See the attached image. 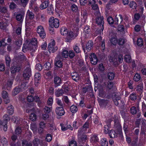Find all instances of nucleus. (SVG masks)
<instances>
[{"mask_svg":"<svg viewBox=\"0 0 146 146\" xmlns=\"http://www.w3.org/2000/svg\"><path fill=\"white\" fill-rule=\"evenodd\" d=\"M95 20L96 23L98 25L102 26L101 29L97 30L96 32L98 33L99 34H101V33L104 29L103 25L104 24V18L101 15L100 12H97L95 13Z\"/></svg>","mask_w":146,"mask_h":146,"instance_id":"1","label":"nucleus"},{"mask_svg":"<svg viewBox=\"0 0 146 146\" xmlns=\"http://www.w3.org/2000/svg\"><path fill=\"white\" fill-rule=\"evenodd\" d=\"M49 24L52 27L58 28L59 26V21L58 19H54L53 17H51L49 20Z\"/></svg>","mask_w":146,"mask_h":146,"instance_id":"2","label":"nucleus"},{"mask_svg":"<svg viewBox=\"0 0 146 146\" xmlns=\"http://www.w3.org/2000/svg\"><path fill=\"white\" fill-rule=\"evenodd\" d=\"M36 31L39 36L42 38L46 37V33L43 26L41 25L38 26L36 28Z\"/></svg>","mask_w":146,"mask_h":146,"instance_id":"3","label":"nucleus"},{"mask_svg":"<svg viewBox=\"0 0 146 146\" xmlns=\"http://www.w3.org/2000/svg\"><path fill=\"white\" fill-rule=\"evenodd\" d=\"M55 43L54 40H52L48 44V48L50 52L54 53L58 49L56 46H55Z\"/></svg>","mask_w":146,"mask_h":146,"instance_id":"4","label":"nucleus"},{"mask_svg":"<svg viewBox=\"0 0 146 146\" xmlns=\"http://www.w3.org/2000/svg\"><path fill=\"white\" fill-rule=\"evenodd\" d=\"M31 75V70L29 67H27L24 71L23 76L26 80H28Z\"/></svg>","mask_w":146,"mask_h":146,"instance_id":"5","label":"nucleus"},{"mask_svg":"<svg viewBox=\"0 0 146 146\" xmlns=\"http://www.w3.org/2000/svg\"><path fill=\"white\" fill-rule=\"evenodd\" d=\"M79 29L76 28V29L73 31H70L68 33V36L73 38H75L77 37L78 34Z\"/></svg>","mask_w":146,"mask_h":146,"instance_id":"6","label":"nucleus"},{"mask_svg":"<svg viewBox=\"0 0 146 146\" xmlns=\"http://www.w3.org/2000/svg\"><path fill=\"white\" fill-rule=\"evenodd\" d=\"M56 114L58 116H62L65 113L63 107H57L55 110Z\"/></svg>","mask_w":146,"mask_h":146,"instance_id":"7","label":"nucleus"},{"mask_svg":"<svg viewBox=\"0 0 146 146\" xmlns=\"http://www.w3.org/2000/svg\"><path fill=\"white\" fill-rule=\"evenodd\" d=\"M90 57L91 63L94 65L96 64L98 60L95 54L94 53H92Z\"/></svg>","mask_w":146,"mask_h":146,"instance_id":"8","label":"nucleus"},{"mask_svg":"<svg viewBox=\"0 0 146 146\" xmlns=\"http://www.w3.org/2000/svg\"><path fill=\"white\" fill-rule=\"evenodd\" d=\"M54 81L55 87H56L60 86L62 83L61 79L58 77H54Z\"/></svg>","mask_w":146,"mask_h":146,"instance_id":"9","label":"nucleus"},{"mask_svg":"<svg viewBox=\"0 0 146 146\" xmlns=\"http://www.w3.org/2000/svg\"><path fill=\"white\" fill-rule=\"evenodd\" d=\"M73 80L76 82L78 81L80 79V76L76 72H73L71 74Z\"/></svg>","mask_w":146,"mask_h":146,"instance_id":"10","label":"nucleus"},{"mask_svg":"<svg viewBox=\"0 0 146 146\" xmlns=\"http://www.w3.org/2000/svg\"><path fill=\"white\" fill-rule=\"evenodd\" d=\"M113 100L116 106L119 105V102H120V97L118 95L115 94L113 97Z\"/></svg>","mask_w":146,"mask_h":146,"instance_id":"11","label":"nucleus"},{"mask_svg":"<svg viewBox=\"0 0 146 146\" xmlns=\"http://www.w3.org/2000/svg\"><path fill=\"white\" fill-rule=\"evenodd\" d=\"M49 1L46 0L40 5V7L41 9H43L46 8L49 5Z\"/></svg>","mask_w":146,"mask_h":146,"instance_id":"12","label":"nucleus"},{"mask_svg":"<svg viewBox=\"0 0 146 146\" xmlns=\"http://www.w3.org/2000/svg\"><path fill=\"white\" fill-rule=\"evenodd\" d=\"M91 29L90 28V27L88 26H86L84 28V33L85 35L86 36V38H87L89 36V34L90 33Z\"/></svg>","mask_w":146,"mask_h":146,"instance_id":"13","label":"nucleus"},{"mask_svg":"<svg viewBox=\"0 0 146 146\" xmlns=\"http://www.w3.org/2000/svg\"><path fill=\"white\" fill-rule=\"evenodd\" d=\"M93 43L91 40L89 41L86 44V48L88 51H90L93 47Z\"/></svg>","mask_w":146,"mask_h":146,"instance_id":"14","label":"nucleus"},{"mask_svg":"<svg viewBox=\"0 0 146 146\" xmlns=\"http://www.w3.org/2000/svg\"><path fill=\"white\" fill-rule=\"evenodd\" d=\"M20 70V67L18 66H12L11 68V71L12 73H15L19 71Z\"/></svg>","mask_w":146,"mask_h":146,"instance_id":"15","label":"nucleus"},{"mask_svg":"<svg viewBox=\"0 0 146 146\" xmlns=\"http://www.w3.org/2000/svg\"><path fill=\"white\" fill-rule=\"evenodd\" d=\"M143 83H141L139 84L135 88V89L136 91L141 93L143 90Z\"/></svg>","mask_w":146,"mask_h":146,"instance_id":"16","label":"nucleus"},{"mask_svg":"<svg viewBox=\"0 0 146 146\" xmlns=\"http://www.w3.org/2000/svg\"><path fill=\"white\" fill-rule=\"evenodd\" d=\"M12 119V121L16 124L20 123L21 122L22 119L19 117H17L16 116H13Z\"/></svg>","mask_w":146,"mask_h":146,"instance_id":"17","label":"nucleus"},{"mask_svg":"<svg viewBox=\"0 0 146 146\" xmlns=\"http://www.w3.org/2000/svg\"><path fill=\"white\" fill-rule=\"evenodd\" d=\"M24 17V15L22 13H18L16 16V19L21 22L23 21Z\"/></svg>","mask_w":146,"mask_h":146,"instance_id":"18","label":"nucleus"},{"mask_svg":"<svg viewBox=\"0 0 146 146\" xmlns=\"http://www.w3.org/2000/svg\"><path fill=\"white\" fill-rule=\"evenodd\" d=\"M90 141L92 143H96L98 141L99 139L97 135H93L91 137Z\"/></svg>","mask_w":146,"mask_h":146,"instance_id":"19","label":"nucleus"},{"mask_svg":"<svg viewBox=\"0 0 146 146\" xmlns=\"http://www.w3.org/2000/svg\"><path fill=\"white\" fill-rule=\"evenodd\" d=\"M1 142L3 146H7L8 145V141L7 139L4 137H2L0 138Z\"/></svg>","mask_w":146,"mask_h":146,"instance_id":"20","label":"nucleus"},{"mask_svg":"<svg viewBox=\"0 0 146 146\" xmlns=\"http://www.w3.org/2000/svg\"><path fill=\"white\" fill-rule=\"evenodd\" d=\"M8 113L10 115H12L14 112V108L12 105H10L7 108Z\"/></svg>","mask_w":146,"mask_h":146,"instance_id":"21","label":"nucleus"},{"mask_svg":"<svg viewBox=\"0 0 146 146\" xmlns=\"http://www.w3.org/2000/svg\"><path fill=\"white\" fill-rule=\"evenodd\" d=\"M91 7L92 9L94 11V15H95V13L97 12H100L98 5L96 3L92 5H91Z\"/></svg>","mask_w":146,"mask_h":146,"instance_id":"22","label":"nucleus"},{"mask_svg":"<svg viewBox=\"0 0 146 146\" xmlns=\"http://www.w3.org/2000/svg\"><path fill=\"white\" fill-rule=\"evenodd\" d=\"M108 133L110 138H115L117 135V134L116 133L114 130H111Z\"/></svg>","mask_w":146,"mask_h":146,"instance_id":"23","label":"nucleus"},{"mask_svg":"<svg viewBox=\"0 0 146 146\" xmlns=\"http://www.w3.org/2000/svg\"><path fill=\"white\" fill-rule=\"evenodd\" d=\"M64 94L62 90L61 89H58L56 90L55 92V94L56 97H59L61 96L62 95Z\"/></svg>","mask_w":146,"mask_h":146,"instance_id":"24","label":"nucleus"},{"mask_svg":"<svg viewBox=\"0 0 146 146\" xmlns=\"http://www.w3.org/2000/svg\"><path fill=\"white\" fill-rule=\"evenodd\" d=\"M22 91L19 86L16 87L14 89L13 92V95L15 96L20 91Z\"/></svg>","mask_w":146,"mask_h":146,"instance_id":"25","label":"nucleus"},{"mask_svg":"<svg viewBox=\"0 0 146 146\" xmlns=\"http://www.w3.org/2000/svg\"><path fill=\"white\" fill-rule=\"evenodd\" d=\"M17 59L19 61H21L23 60H25L26 58L25 56L23 55V54L22 53H21L17 57Z\"/></svg>","mask_w":146,"mask_h":146,"instance_id":"26","label":"nucleus"},{"mask_svg":"<svg viewBox=\"0 0 146 146\" xmlns=\"http://www.w3.org/2000/svg\"><path fill=\"white\" fill-rule=\"evenodd\" d=\"M3 123H7L8 121H9L10 119V117L9 115L7 114H6L3 116Z\"/></svg>","mask_w":146,"mask_h":146,"instance_id":"27","label":"nucleus"},{"mask_svg":"<svg viewBox=\"0 0 146 146\" xmlns=\"http://www.w3.org/2000/svg\"><path fill=\"white\" fill-rule=\"evenodd\" d=\"M108 102V100L104 99L100 100L99 103L101 106H106Z\"/></svg>","mask_w":146,"mask_h":146,"instance_id":"28","label":"nucleus"},{"mask_svg":"<svg viewBox=\"0 0 146 146\" xmlns=\"http://www.w3.org/2000/svg\"><path fill=\"white\" fill-rule=\"evenodd\" d=\"M60 32L61 35L63 36H66L67 35H68V31L67 29L64 27H62L60 30Z\"/></svg>","mask_w":146,"mask_h":146,"instance_id":"29","label":"nucleus"},{"mask_svg":"<svg viewBox=\"0 0 146 146\" xmlns=\"http://www.w3.org/2000/svg\"><path fill=\"white\" fill-rule=\"evenodd\" d=\"M87 140V136L85 135H82L81 137L79 138V141L82 143H83L85 142Z\"/></svg>","mask_w":146,"mask_h":146,"instance_id":"30","label":"nucleus"},{"mask_svg":"<svg viewBox=\"0 0 146 146\" xmlns=\"http://www.w3.org/2000/svg\"><path fill=\"white\" fill-rule=\"evenodd\" d=\"M40 74L39 73H36L35 75V81L37 83L38 81H39L40 79Z\"/></svg>","mask_w":146,"mask_h":146,"instance_id":"31","label":"nucleus"},{"mask_svg":"<svg viewBox=\"0 0 146 146\" xmlns=\"http://www.w3.org/2000/svg\"><path fill=\"white\" fill-rule=\"evenodd\" d=\"M27 16L29 17V18L31 19H33L34 18V15L33 13L29 11H28L27 12Z\"/></svg>","mask_w":146,"mask_h":146,"instance_id":"32","label":"nucleus"},{"mask_svg":"<svg viewBox=\"0 0 146 146\" xmlns=\"http://www.w3.org/2000/svg\"><path fill=\"white\" fill-rule=\"evenodd\" d=\"M131 113L133 115L137 113V110L135 106H132L130 109Z\"/></svg>","mask_w":146,"mask_h":146,"instance_id":"33","label":"nucleus"},{"mask_svg":"<svg viewBox=\"0 0 146 146\" xmlns=\"http://www.w3.org/2000/svg\"><path fill=\"white\" fill-rule=\"evenodd\" d=\"M91 88L92 87L91 85H87L83 88L82 91L84 93H86L88 91L91 90Z\"/></svg>","mask_w":146,"mask_h":146,"instance_id":"34","label":"nucleus"},{"mask_svg":"<svg viewBox=\"0 0 146 146\" xmlns=\"http://www.w3.org/2000/svg\"><path fill=\"white\" fill-rule=\"evenodd\" d=\"M44 77L46 79H48L51 76L52 73L50 71H47L46 72H44Z\"/></svg>","mask_w":146,"mask_h":146,"instance_id":"35","label":"nucleus"},{"mask_svg":"<svg viewBox=\"0 0 146 146\" xmlns=\"http://www.w3.org/2000/svg\"><path fill=\"white\" fill-rule=\"evenodd\" d=\"M61 89V90H62L64 93V92H67L69 90V88L68 87V85L67 84L63 85L62 86V88Z\"/></svg>","mask_w":146,"mask_h":146,"instance_id":"36","label":"nucleus"},{"mask_svg":"<svg viewBox=\"0 0 146 146\" xmlns=\"http://www.w3.org/2000/svg\"><path fill=\"white\" fill-rule=\"evenodd\" d=\"M5 60L7 66L8 67H9L11 61V59L10 57L8 56H6L5 57Z\"/></svg>","mask_w":146,"mask_h":146,"instance_id":"37","label":"nucleus"},{"mask_svg":"<svg viewBox=\"0 0 146 146\" xmlns=\"http://www.w3.org/2000/svg\"><path fill=\"white\" fill-rule=\"evenodd\" d=\"M70 110L73 113H75L78 111L77 107L75 105H72L70 107Z\"/></svg>","mask_w":146,"mask_h":146,"instance_id":"38","label":"nucleus"},{"mask_svg":"<svg viewBox=\"0 0 146 146\" xmlns=\"http://www.w3.org/2000/svg\"><path fill=\"white\" fill-rule=\"evenodd\" d=\"M101 144L102 146H108V142L105 138L102 139L101 140Z\"/></svg>","mask_w":146,"mask_h":146,"instance_id":"39","label":"nucleus"},{"mask_svg":"<svg viewBox=\"0 0 146 146\" xmlns=\"http://www.w3.org/2000/svg\"><path fill=\"white\" fill-rule=\"evenodd\" d=\"M37 43V41L36 39L35 38H34L32 39L31 41L30 42L29 45L30 46L31 44L32 46H35L36 45Z\"/></svg>","mask_w":146,"mask_h":146,"instance_id":"40","label":"nucleus"},{"mask_svg":"<svg viewBox=\"0 0 146 146\" xmlns=\"http://www.w3.org/2000/svg\"><path fill=\"white\" fill-rule=\"evenodd\" d=\"M40 140L37 138H35L33 141V143L34 145L35 146H37L40 143Z\"/></svg>","mask_w":146,"mask_h":146,"instance_id":"41","label":"nucleus"},{"mask_svg":"<svg viewBox=\"0 0 146 146\" xmlns=\"http://www.w3.org/2000/svg\"><path fill=\"white\" fill-rule=\"evenodd\" d=\"M99 95L100 97L104 98L106 96V93L105 91L103 90H100Z\"/></svg>","mask_w":146,"mask_h":146,"instance_id":"42","label":"nucleus"},{"mask_svg":"<svg viewBox=\"0 0 146 146\" xmlns=\"http://www.w3.org/2000/svg\"><path fill=\"white\" fill-rule=\"evenodd\" d=\"M125 61L128 63L130 62L131 61V57L129 54H127L124 57Z\"/></svg>","mask_w":146,"mask_h":146,"instance_id":"43","label":"nucleus"},{"mask_svg":"<svg viewBox=\"0 0 146 146\" xmlns=\"http://www.w3.org/2000/svg\"><path fill=\"white\" fill-rule=\"evenodd\" d=\"M129 98L132 101H134L137 98V95L135 93L131 94L129 96Z\"/></svg>","mask_w":146,"mask_h":146,"instance_id":"44","label":"nucleus"},{"mask_svg":"<svg viewBox=\"0 0 146 146\" xmlns=\"http://www.w3.org/2000/svg\"><path fill=\"white\" fill-rule=\"evenodd\" d=\"M115 77V74L112 72H109L108 74V78L110 80H113Z\"/></svg>","mask_w":146,"mask_h":146,"instance_id":"45","label":"nucleus"},{"mask_svg":"<svg viewBox=\"0 0 146 146\" xmlns=\"http://www.w3.org/2000/svg\"><path fill=\"white\" fill-rule=\"evenodd\" d=\"M114 127L116 128H118L120 129L121 128V125L119 123V121L117 120H115L114 121Z\"/></svg>","mask_w":146,"mask_h":146,"instance_id":"46","label":"nucleus"},{"mask_svg":"<svg viewBox=\"0 0 146 146\" xmlns=\"http://www.w3.org/2000/svg\"><path fill=\"white\" fill-rule=\"evenodd\" d=\"M22 144L23 146H32V144L31 143H28L25 140L22 141Z\"/></svg>","mask_w":146,"mask_h":146,"instance_id":"47","label":"nucleus"},{"mask_svg":"<svg viewBox=\"0 0 146 146\" xmlns=\"http://www.w3.org/2000/svg\"><path fill=\"white\" fill-rule=\"evenodd\" d=\"M52 109L51 108H49L47 106H45L43 109L44 112L46 113H49L50 112Z\"/></svg>","mask_w":146,"mask_h":146,"instance_id":"48","label":"nucleus"},{"mask_svg":"<svg viewBox=\"0 0 146 146\" xmlns=\"http://www.w3.org/2000/svg\"><path fill=\"white\" fill-rule=\"evenodd\" d=\"M108 125H105L104 127V133L106 134H107L109 133V123H108Z\"/></svg>","mask_w":146,"mask_h":146,"instance_id":"49","label":"nucleus"},{"mask_svg":"<svg viewBox=\"0 0 146 146\" xmlns=\"http://www.w3.org/2000/svg\"><path fill=\"white\" fill-rule=\"evenodd\" d=\"M137 44L138 46H141L143 44V41L142 38H138L137 41Z\"/></svg>","mask_w":146,"mask_h":146,"instance_id":"50","label":"nucleus"},{"mask_svg":"<svg viewBox=\"0 0 146 146\" xmlns=\"http://www.w3.org/2000/svg\"><path fill=\"white\" fill-rule=\"evenodd\" d=\"M68 52L66 50H63L62 53V56L65 58H67L68 56Z\"/></svg>","mask_w":146,"mask_h":146,"instance_id":"51","label":"nucleus"},{"mask_svg":"<svg viewBox=\"0 0 146 146\" xmlns=\"http://www.w3.org/2000/svg\"><path fill=\"white\" fill-rule=\"evenodd\" d=\"M36 116L34 113L31 114L30 116V119L32 121H35L36 119Z\"/></svg>","mask_w":146,"mask_h":146,"instance_id":"52","label":"nucleus"},{"mask_svg":"<svg viewBox=\"0 0 146 146\" xmlns=\"http://www.w3.org/2000/svg\"><path fill=\"white\" fill-rule=\"evenodd\" d=\"M129 6L131 8L135 9H136L137 6L136 3L133 1H132L130 2Z\"/></svg>","mask_w":146,"mask_h":146,"instance_id":"53","label":"nucleus"},{"mask_svg":"<svg viewBox=\"0 0 146 146\" xmlns=\"http://www.w3.org/2000/svg\"><path fill=\"white\" fill-rule=\"evenodd\" d=\"M56 103L58 105L60 106V107H63L64 104L61 100L58 98H56Z\"/></svg>","mask_w":146,"mask_h":146,"instance_id":"54","label":"nucleus"},{"mask_svg":"<svg viewBox=\"0 0 146 146\" xmlns=\"http://www.w3.org/2000/svg\"><path fill=\"white\" fill-rule=\"evenodd\" d=\"M79 106L80 107L83 108L85 106L84 103V97L81 98V100L80 101L79 103Z\"/></svg>","mask_w":146,"mask_h":146,"instance_id":"55","label":"nucleus"},{"mask_svg":"<svg viewBox=\"0 0 146 146\" xmlns=\"http://www.w3.org/2000/svg\"><path fill=\"white\" fill-rule=\"evenodd\" d=\"M17 7V5L14 3L12 2L10 3L9 5V8L10 9L13 10Z\"/></svg>","mask_w":146,"mask_h":146,"instance_id":"56","label":"nucleus"},{"mask_svg":"<svg viewBox=\"0 0 146 146\" xmlns=\"http://www.w3.org/2000/svg\"><path fill=\"white\" fill-rule=\"evenodd\" d=\"M141 78V77L139 74H136L134 77V80L135 81L137 82L139 81Z\"/></svg>","mask_w":146,"mask_h":146,"instance_id":"57","label":"nucleus"},{"mask_svg":"<svg viewBox=\"0 0 146 146\" xmlns=\"http://www.w3.org/2000/svg\"><path fill=\"white\" fill-rule=\"evenodd\" d=\"M2 96L4 99L8 97V94L6 91H3L2 92Z\"/></svg>","mask_w":146,"mask_h":146,"instance_id":"58","label":"nucleus"},{"mask_svg":"<svg viewBox=\"0 0 146 146\" xmlns=\"http://www.w3.org/2000/svg\"><path fill=\"white\" fill-rule=\"evenodd\" d=\"M110 40L111 43L113 45H116L117 43V38H111Z\"/></svg>","mask_w":146,"mask_h":146,"instance_id":"59","label":"nucleus"},{"mask_svg":"<svg viewBox=\"0 0 146 146\" xmlns=\"http://www.w3.org/2000/svg\"><path fill=\"white\" fill-rule=\"evenodd\" d=\"M35 68L38 71H40L42 69V66L40 64H37L36 65Z\"/></svg>","mask_w":146,"mask_h":146,"instance_id":"60","label":"nucleus"},{"mask_svg":"<svg viewBox=\"0 0 146 146\" xmlns=\"http://www.w3.org/2000/svg\"><path fill=\"white\" fill-rule=\"evenodd\" d=\"M63 98L64 99V101L68 105H70V102L69 101V100L67 96H64L63 97Z\"/></svg>","mask_w":146,"mask_h":146,"instance_id":"61","label":"nucleus"},{"mask_svg":"<svg viewBox=\"0 0 146 146\" xmlns=\"http://www.w3.org/2000/svg\"><path fill=\"white\" fill-rule=\"evenodd\" d=\"M22 130L20 127H17L15 130V134L16 135H19L20 134Z\"/></svg>","mask_w":146,"mask_h":146,"instance_id":"62","label":"nucleus"},{"mask_svg":"<svg viewBox=\"0 0 146 146\" xmlns=\"http://www.w3.org/2000/svg\"><path fill=\"white\" fill-rule=\"evenodd\" d=\"M69 146H76L77 143L75 140H72L70 141L69 142Z\"/></svg>","mask_w":146,"mask_h":146,"instance_id":"63","label":"nucleus"},{"mask_svg":"<svg viewBox=\"0 0 146 146\" xmlns=\"http://www.w3.org/2000/svg\"><path fill=\"white\" fill-rule=\"evenodd\" d=\"M22 40L21 39L17 40L15 42L16 45L18 47H20L22 45Z\"/></svg>","mask_w":146,"mask_h":146,"instance_id":"64","label":"nucleus"}]
</instances>
